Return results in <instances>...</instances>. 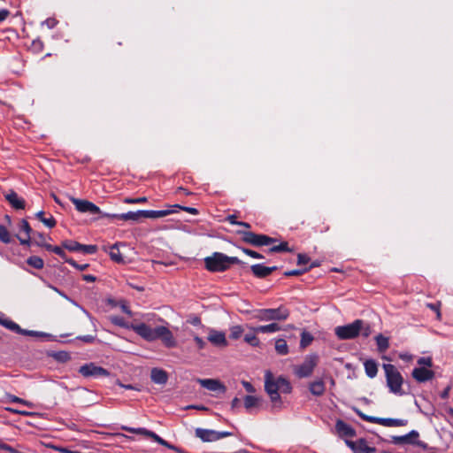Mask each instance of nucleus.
<instances>
[{"mask_svg":"<svg viewBox=\"0 0 453 453\" xmlns=\"http://www.w3.org/2000/svg\"><path fill=\"white\" fill-rule=\"evenodd\" d=\"M133 330L148 342L161 340L167 348H173L177 345L173 333L166 326H158L155 328H151L145 323H141L137 325V326H134Z\"/></svg>","mask_w":453,"mask_h":453,"instance_id":"f257e3e1","label":"nucleus"},{"mask_svg":"<svg viewBox=\"0 0 453 453\" xmlns=\"http://www.w3.org/2000/svg\"><path fill=\"white\" fill-rule=\"evenodd\" d=\"M205 268L210 272H224L230 265H242L238 257H227L219 252H214L211 257L204 258Z\"/></svg>","mask_w":453,"mask_h":453,"instance_id":"f03ea898","label":"nucleus"},{"mask_svg":"<svg viewBox=\"0 0 453 453\" xmlns=\"http://www.w3.org/2000/svg\"><path fill=\"white\" fill-rule=\"evenodd\" d=\"M383 369L389 391L397 395H403L405 394L402 388L403 378L400 372L391 364H384Z\"/></svg>","mask_w":453,"mask_h":453,"instance_id":"7ed1b4c3","label":"nucleus"},{"mask_svg":"<svg viewBox=\"0 0 453 453\" xmlns=\"http://www.w3.org/2000/svg\"><path fill=\"white\" fill-rule=\"evenodd\" d=\"M265 389L273 403V408L281 409L282 403L279 393L278 379L274 380L271 372H267L265 375Z\"/></svg>","mask_w":453,"mask_h":453,"instance_id":"20e7f679","label":"nucleus"},{"mask_svg":"<svg viewBox=\"0 0 453 453\" xmlns=\"http://www.w3.org/2000/svg\"><path fill=\"white\" fill-rule=\"evenodd\" d=\"M173 211L165 210V211H137L135 212L129 211L127 213L121 214L119 216L121 220H133L139 221L142 218H150L157 219L162 218L172 213Z\"/></svg>","mask_w":453,"mask_h":453,"instance_id":"39448f33","label":"nucleus"},{"mask_svg":"<svg viewBox=\"0 0 453 453\" xmlns=\"http://www.w3.org/2000/svg\"><path fill=\"white\" fill-rule=\"evenodd\" d=\"M289 316L288 309L280 306L277 309H262L257 311L255 316L258 320L268 321V320H285Z\"/></svg>","mask_w":453,"mask_h":453,"instance_id":"423d86ee","label":"nucleus"},{"mask_svg":"<svg viewBox=\"0 0 453 453\" xmlns=\"http://www.w3.org/2000/svg\"><path fill=\"white\" fill-rule=\"evenodd\" d=\"M319 363V356L316 354L309 355L300 365L294 367L295 373L299 378H306L311 375L314 368Z\"/></svg>","mask_w":453,"mask_h":453,"instance_id":"0eeeda50","label":"nucleus"},{"mask_svg":"<svg viewBox=\"0 0 453 453\" xmlns=\"http://www.w3.org/2000/svg\"><path fill=\"white\" fill-rule=\"evenodd\" d=\"M359 416L365 421L380 424L384 426H403L408 423L407 419L402 418H378L373 416H368L363 413H359Z\"/></svg>","mask_w":453,"mask_h":453,"instance_id":"6e6552de","label":"nucleus"},{"mask_svg":"<svg viewBox=\"0 0 453 453\" xmlns=\"http://www.w3.org/2000/svg\"><path fill=\"white\" fill-rule=\"evenodd\" d=\"M79 372L85 378L109 376L110 372L102 366L96 365L95 363H88L79 368Z\"/></svg>","mask_w":453,"mask_h":453,"instance_id":"1a4fd4ad","label":"nucleus"},{"mask_svg":"<svg viewBox=\"0 0 453 453\" xmlns=\"http://www.w3.org/2000/svg\"><path fill=\"white\" fill-rule=\"evenodd\" d=\"M195 434L196 436L200 438L203 441H214L232 435L230 432H217L203 428H196Z\"/></svg>","mask_w":453,"mask_h":453,"instance_id":"9d476101","label":"nucleus"},{"mask_svg":"<svg viewBox=\"0 0 453 453\" xmlns=\"http://www.w3.org/2000/svg\"><path fill=\"white\" fill-rule=\"evenodd\" d=\"M364 321L356 319L352 323L342 326V339H353L360 334Z\"/></svg>","mask_w":453,"mask_h":453,"instance_id":"9b49d317","label":"nucleus"},{"mask_svg":"<svg viewBox=\"0 0 453 453\" xmlns=\"http://www.w3.org/2000/svg\"><path fill=\"white\" fill-rule=\"evenodd\" d=\"M237 234L242 235V241L245 243L260 247L265 245V234H258L251 231H237Z\"/></svg>","mask_w":453,"mask_h":453,"instance_id":"f8f14e48","label":"nucleus"},{"mask_svg":"<svg viewBox=\"0 0 453 453\" xmlns=\"http://www.w3.org/2000/svg\"><path fill=\"white\" fill-rule=\"evenodd\" d=\"M345 443L354 453H374L376 451V448L368 446L363 438L357 441L346 439Z\"/></svg>","mask_w":453,"mask_h":453,"instance_id":"ddd939ff","label":"nucleus"},{"mask_svg":"<svg viewBox=\"0 0 453 453\" xmlns=\"http://www.w3.org/2000/svg\"><path fill=\"white\" fill-rule=\"evenodd\" d=\"M70 200L80 212H88L90 214L101 213L100 208L88 200L75 197H70Z\"/></svg>","mask_w":453,"mask_h":453,"instance_id":"4468645a","label":"nucleus"},{"mask_svg":"<svg viewBox=\"0 0 453 453\" xmlns=\"http://www.w3.org/2000/svg\"><path fill=\"white\" fill-rule=\"evenodd\" d=\"M196 381L199 383L203 388L210 391H221L225 393L226 391V386L217 379H196Z\"/></svg>","mask_w":453,"mask_h":453,"instance_id":"2eb2a0df","label":"nucleus"},{"mask_svg":"<svg viewBox=\"0 0 453 453\" xmlns=\"http://www.w3.org/2000/svg\"><path fill=\"white\" fill-rule=\"evenodd\" d=\"M412 377L419 383L431 380L434 377V372L426 367H416L412 370Z\"/></svg>","mask_w":453,"mask_h":453,"instance_id":"dca6fc26","label":"nucleus"},{"mask_svg":"<svg viewBox=\"0 0 453 453\" xmlns=\"http://www.w3.org/2000/svg\"><path fill=\"white\" fill-rule=\"evenodd\" d=\"M419 434L416 430H411L406 434L403 435H395L392 436V442L394 444H412L414 440L418 439Z\"/></svg>","mask_w":453,"mask_h":453,"instance_id":"f3484780","label":"nucleus"},{"mask_svg":"<svg viewBox=\"0 0 453 453\" xmlns=\"http://www.w3.org/2000/svg\"><path fill=\"white\" fill-rule=\"evenodd\" d=\"M277 269V266L267 267L260 264L253 265L250 266V270L254 276L259 279L266 278Z\"/></svg>","mask_w":453,"mask_h":453,"instance_id":"a211bd4d","label":"nucleus"},{"mask_svg":"<svg viewBox=\"0 0 453 453\" xmlns=\"http://www.w3.org/2000/svg\"><path fill=\"white\" fill-rule=\"evenodd\" d=\"M4 197L14 209H16V210L25 209V206H26L25 201L22 198H19L15 191L11 190L10 193H8L4 196Z\"/></svg>","mask_w":453,"mask_h":453,"instance_id":"6ab92c4d","label":"nucleus"},{"mask_svg":"<svg viewBox=\"0 0 453 453\" xmlns=\"http://www.w3.org/2000/svg\"><path fill=\"white\" fill-rule=\"evenodd\" d=\"M150 379L153 382L164 385L168 380V373L160 368H152L150 372Z\"/></svg>","mask_w":453,"mask_h":453,"instance_id":"aec40b11","label":"nucleus"},{"mask_svg":"<svg viewBox=\"0 0 453 453\" xmlns=\"http://www.w3.org/2000/svg\"><path fill=\"white\" fill-rule=\"evenodd\" d=\"M208 341L219 347H225L227 345L225 334L221 332L212 331L209 334Z\"/></svg>","mask_w":453,"mask_h":453,"instance_id":"412c9836","label":"nucleus"},{"mask_svg":"<svg viewBox=\"0 0 453 453\" xmlns=\"http://www.w3.org/2000/svg\"><path fill=\"white\" fill-rule=\"evenodd\" d=\"M250 329L254 333L267 334L279 331L280 329V326L277 323H272L266 326H251L250 327Z\"/></svg>","mask_w":453,"mask_h":453,"instance_id":"4be33fe9","label":"nucleus"},{"mask_svg":"<svg viewBox=\"0 0 453 453\" xmlns=\"http://www.w3.org/2000/svg\"><path fill=\"white\" fill-rule=\"evenodd\" d=\"M365 374L372 379L377 375L378 365L373 359H367L364 362Z\"/></svg>","mask_w":453,"mask_h":453,"instance_id":"5701e85b","label":"nucleus"},{"mask_svg":"<svg viewBox=\"0 0 453 453\" xmlns=\"http://www.w3.org/2000/svg\"><path fill=\"white\" fill-rule=\"evenodd\" d=\"M36 245L39 247L45 248L48 251L54 252L55 254L58 255L65 260V258H68L65 252L62 250V248H60L58 246H52L50 244H48V243L42 242H36Z\"/></svg>","mask_w":453,"mask_h":453,"instance_id":"b1692460","label":"nucleus"},{"mask_svg":"<svg viewBox=\"0 0 453 453\" xmlns=\"http://www.w3.org/2000/svg\"><path fill=\"white\" fill-rule=\"evenodd\" d=\"M377 349L380 352H385L389 348V339L381 334L375 336Z\"/></svg>","mask_w":453,"mask_h":453,"instance_id":"393cba45","label":"nucleus"},{"mask_svg":"<svg viewBox=\"0 0 453 453\" xmlns=\"http://www.w3.org/2000/svg\"><path fill=\"white\" fill-rule=\"evenodd\" d=\"M310 391L314 395H321L325 391V386L321 380L310 383Z\"/></svg>","mask_w":453,"mask_h":453,"instance_id":"a878e982","label":"nucleus"},{"mask_svg":"<svg viewBox=\"0 0 453 453\" xmlns=\"http://www.w3.org/2000/svg\"><path fill=\"white\" fill-rule=\"evenodd\" d=\"M35 217L42 222L45 226H47L50 228H52L56 226L57 221L53 218V216H50V218H45V212L41 211L35 214Z\"/></svg>","mask_w":453,"mask_h":453,"instance_id":"bb28decb","label":"nucleus"},{"mask_svg":"<svg viewBox=\"0 0 453 453\" xmlns=\"http://www.w3.org/2000/svg\"><path fill=\"white\" fill-rule=\"evenodd\" d=\"M278 388L279 393L280 392L283 394H289L292 390L289 381L281 376L278 378Z\"/></svg>","mask_w":453,"mask_h":453,"instance_id":"cd10ccee","label":"nucleus"},{"mask_svg":"<svg viewBox=\"0 0 453 453\" xmlns=\"http://www.w3.org/2000/svg\"><path fill=\"white\" fill-rule=\"evenodd\" d=\"M119 243H115L111 246L110 257L112 261L120 264L123 263L124 260L121 254L119 253Z\"/></svg>","mask_w":453,"mask_h":453,"instance_id":"c85d7f7f","label":"nucleus"},{"mask_svg":"<svg viewBox=\"0 0 453 453\" xmlns=\"http://www.w3.org/2000/svg\"><path fill=\"white\" fill-rule=\"evenodd\" d=\"M110 320L112 324L127 329L133 330L134 326H137V325L129 324L126 322L125 319L119 316H112L110 318Z\"/></svg>","mask_w":453,"mask_h":453,"instance_id":"c756f323","label":"nucleus"},{"mask_svg":"<svg viewBox=\"0 0 453 453\" xmlns=\"http://www.w3.org/2000/svg\"><path fill=\"white\" fill-rule=\"evenodd\" d=\"M27 264L35 269H42L44 266V261L38 256H31L27 259Z\"/></svg>","mask_w":453,"mask_h":453,"instance_id":"7c9ffc66","label":"nucleus"},{"mask_svg":"<svg viewBox=\"0 0 453 453\" xmlns=\"http://www.w3.org/2000/svg\"><path fill=\"white\" fill-rule=\"evenodd\" d=\"M294 250L288 247V243L287 242H282L279 245H275L271 247L268 250L269 253H279V252H293Z\"/></svg>","mask_w":453,"mask_h":453,"instance_id":"2f4dec72","label":"nucleus"},{"mask_svg":"<svg viewBox=\"0 0 453 453\" xmlns=\"http://www.w3.org/2000/svg\"><path fill=\"white\" fill-rule=\"evenodd\" d=\"M152 440L154 441L157 442L158 444L165 446L170 449H173L179 453H182V450L180 448H178L173 444H170L168 441H166L165 440H164L163 438L158 436L157 434H154V435L152 436Z\"/></svg>","mask_w":453,"mask_h":453,"instance_id":"473e14b6","label":"nucleus"},{"mask_svg":"<svg viewBox=\"0 0 453 453\" xmlns=\"http://www.w3.org/2000/svg\"><path fill=\"white\" fill-rule=\"evenodd\" d=\"M122 429L125 431L133 433V434H142V435H145L151 439L155 434L154 432L147 430L145 428H131V427H127V426H122Z\"/></svg>","mask_w":453,"mask_h":453,"instance_id":"72a5a7b5","label":"nucleus"},{"mask_svg":"<svg viewBox=\"0 0 453 453\" xmlns=\"http://www.w3.org/2000/svg\"><path fill=\"white\" fill-rule=\"evenodd\" d=\"M0 325L5 326L6 328L13 332H16L17 334L18 332H21V327L18 324L10 319H3L0 317Z\"/></svg>","mask_w":453,"mask_h":453,"instance_id":"f704fd0d","label":"nucleus"},{"mask_svg":"<svg viewBox=\"0 0 453 453\" xmlns=\"http://www.w3.org/2000/svg\"><path fill=\"white\" fill-rule=\"evenodd\" d=\"M275 350L280 355H287L288 353V347L284 339H278L275 342Z\"/></svg>","mask_w":453,"mask_h":453,"instance_id":"c9c22d12","label":"nucleus"},{"mask_svg":"<svg viewBox=\"0 0 453 453\" xmlns=\"http://www.w3.org/2000/svg\"><path fill=\"white\" fill-rule=\"evenodd\" d=\"M313 339V336L310 333L303 331L301 334L300 348H307L312 342Z\"/></svg>","mask_w":453,"mask_h":453,"instance_id":"e433bc0d","label":"nucleus"},{"mask_svg":"<svg viewBox=\"0 0 453 453\" xmlns=\"http://www.w3.org/2000/svg\"><path fill=\"white\" fill-rule=\"evenodd\" d=\"M261 399L257 397V396H253V395H246L244 397V406L246 409H250L252 407H256L259 404Z\"/></svg>","mask_w":453,"mask_h":453,"instance_id":"4c0bfd02","label":"nucleus"},{"mask_svg":"<svg viewBox=\"0 0 453 453\" xmlns=\"http://www.w3.org/2000/svg\"><path fill=\"white\" fill-rule=\"evenodd\" d=\"M0 241L6 244L12 242L11 234L8 229L3 225H0Z\"/></svg>","mask_w":453,"mask_h":453,"instance_id":"58836bf2","label":"nucleus"},{"mask_svg":"<svg viewBox=\"0 0 453 453\" xmlns=\"http://www.w3.org/2000/svg\"><path fill=\"white\" fill-rule=\"evenodd\" d=\"M80 245L81 243L75 241H64L62 242V247L69 251H80Z\"/></svg>","mask_w":453,"mask_h":453,"instance_id":"ea45409f","label":"nucleus"},{"mask_svg":"<svg viewBox=\"0 0 453 453\" xmlns=\"http://www.w3.org/2000/svg\"><path fill=\"white\" fill-rule=\"evenodd\" d=\"M56 360L65 363L71 359L70 354L66 351H58L51 355Z\"/></svg>","mask_w":453,"mask_h":453,"instance_id":"a19ab883","label":"nucleus"},{"mask_svg":"<svg viewBox=\"0 0 453 453\" xmlns=\"http://www.w3.org/2000/svg\"><path fill=\"white\" fill-rule=\"evenodd\" d=\"M257 333H254L252 331L251 334H247L244 337V341L249 343L251 346H258L259 345V339L256 336Z\"/></svg>","mask_w":453,"mask_h":453,"instance_id":"79ce46f5","label":"nucleus"},{"mask_svg":"<svg viewBox=\"0 0 453 453\" xmlns=\"http://www.w3.org/2000/svg\"><path fill=\"white\" fill-rule=\"evenodd\" d=\"M19 229L25 232L26 235H31L34 234L33 229L31 228L29 223L27 219H21L19 222Z\"/></svg>","mask_w":453,"mask_h":453,"instance_id":"37998d69","label":"nucleus"},{"mask_svg":"<svg viewBox=\"0 0 453 453\" xmlns=\"http://www.w3.org/2000/svg\"><path fill=\"white\" fill-rule=\"evenodd\" d=\"M355 430L348 424L342 421V435L353 436Z\"/></svg>","mask_w":453,"mask_h":453,"instance_id":"c03bdc74","label":"nucleus"},{"mask_svg":"<svg viewBox=\"0 0 453 453\" xmlns=\"http://www.w3.org/2000/svg\"><path fill=\"white\" fill-rule=\"evenodd\" d=\"M243 329L241 326H233L230 332V338L236 340L241 337Z\"/></svg>","mask_w":453,"mask_h":453,"instance_id":"a18cd8bd","label":"nucleus"},{"mask_svg":"<svg viewBox=\"0 0 453 453\" xmlns=\"http://www.w3.org/2000/svg\"><path fill=\"white\" fill-rule=\"evenodd\" d=\"M80 251H82V252L88 253V254H94L97 251V247L96 245L81 244Z\"/></svg>","mask_w":453,"mask_h":453,"instance_id":"49530a36","label":"nucleus"},{"mask_svg":"<svg viewBox=\"0 0 453 453\" xmlns=\"http://www.w3.org/2000/svg\"><path fill=\"white\" fill-rule=\"evenodd\" d=\"M65 262L81 272L87 270L89 266L88 264L79 265L73 258H65Z\"/></svg>","mask_w":453,"mask_h":453,"instance_id":"de8ad7c7","label":"nucleus"},{"mask_svg":"<svg viewBox=\"0 0 453 453\" xmlns=\"http://www.w3.org/2000/svg\"><path fill=\"white\" fill-rule=\"evenodd\" d=\"M418 364L422 367H431L433 365V360L430 357H421L418 359Z\"/></svg>","mask_w":453,"mask_h":453,"instance_id":"09e8293b","label":"nucleus"},{"mask_svg":"<svg viewBox=\"0 0 453 453\" xmlns=\"http://www.w3.org/2000/svg\"><path fill=\"white\" fill-rule=\"evenodd\" d=\"M309 269L310 268L287 271V272L284 273V275L287 276V277H289V276H300V275L303 274L304 273L308 272Z\"/></svg>","mask_w":453,"mask_h":453,"instance_id":"8fccbe9b","label":"nucleus"},{"mask_svg":"<svg viewBox=\"0 0 453 453\" xmlns=\"http://www.w3.org/2000/svg\"><path fill=\"white\" fill-rule=\"evenodd\" d=\"M242 250L247 254L248 256L253 257V258H264L263 255H261L260 253L255 251V250H250V249H247V248H242Z\"/></svg>","mask_w":453,"mask_h":453,"instance_id":"3c124183","label":"nucleus"},{"mask_svg":"<svg viewBox=\"0 0 453 453\" xmlns=\"http://www.w3.org/2000/svg\"><path fill=\"white\" fill-rule=\"evenodd\" d=\"M146 202H147V197H145V196L138 197V198L127 197L124 199L125 203H146Z\"/></svg>","mask_w":453,"mask_h":453,"instance_id":"603ef678","label":"nucleus"},{"mask_svg":"<svg viewBox=\"0 0 453 453\" xmlns=\"http://www.w3.org/2000/svg\"><path fill=\"white\" fill-rule=\"evenodd\" d=\"M426 306L433 311L436 312L437 319H441L440 303H427Z\"/></svg>","mask_w":453,"mask_h":453,"instance_id":"864d4df0","label":"nucleus"},{"mask_svg":"<svg viewBox=\"0 0 453 453\" xmlns=\"http://www.w3.org/2000/svg\"><path fill=\"white\" fill-rule=\"evenodd\" d=\"M310 257L305 254L300 253L297 255V265H306L310 262Z\"/></svg>","mask_w":453,"mask_h":453,"instance_id":"5fc2aeb1","label":"nucleus"},{"mask_svg":"<svg viewBox=\"0 0 453 453\" xmlns=\"http://www.w3.org/2000/svg\"><path fill=\"white\" fill-rule=\"evenodd\" d=\"M372 333L371 326L368 324H363L362 325V330L360 331V334L363 337L366 338L368 337Z\"/></svg>","mask_w":453,"mask_h":453,"instance_id":"6e6d98bb","label":"nucleus"},{"mask_svg":"<svg viewBox=\"0 0 453 453\" xmlns=\"http://www.w3.org/2000/svg\"><path fill=\"white\" fill-rule=\"evenodd\" d=\"M16 237L19 239L21 245L29 246L33 242L31 235H26V238H22L19 234H16Z\"/></svg>","mask_w":453,"mask_h":453,"instance_id":"4d7b16f0","label":"nucleus"},{"mask_svg":"<svg viewBox=\"0 0 453 453\" xmlns=\"http://www.w3.org/2000/svg\"><path fill=\"white\" fill-rule=\"evenodd\" d=\"M173 207L179 208V209H180L184 211L189 212L191 214H195V215L198 214V211L196 208L181 206L180 204H175V205H173Z\"/></svg>","mask_w":453,"mask_h":453,"instance_id":"13d9d810","label":"nucleus"},{"mask_svg":"<svg viewBox=\"0 0 453 453\" xmlns=\"http://www.w3.org/2000/svg\"><path fill=\"white\" fill-rule=\"evenodd\" d=\"M0 449H4V450H7L11 453H21V452L18 451L17 449H13L12 447H11L10 445L3 442L2 441H0Z\"/></svg>","mask_w":453,"mask_h":453,"instance_id":"bf43d9fd","label":"nucleus"},{"mask_svg":"<svg viewBox=\"0 0 453 453\" xmlns=\"http://www.w3.org/2000/svg\"><path fill=\"white\" fill-rule=\"evenodd\" d=\"M120 308L122 310V311L126 314H127L128 316H132L133 313L131 311V310L129 309V307L127 305V303L126 301H120Z\"/></svg>","mask_w":453,"mask_h":453,"instance_id":"052dcab7","label":"nucleus"},{"mask_svg":"<svg viewBox=\"0 0 453 453\" xmlns=\"http://www.w3.org/2000/svg\"><path fill=\"white\" fill-rule=\"evenodd\" d=\"M242 386L249 393H254L256 391L255 388L252 386V384L249 381L242 380Z\"/></svg>","mask_w":453,"mask_h":453,"instance_id":"680f3d73","label":"nucleus"},{"mask_svg":"<svg viewBox=\"0 0 453 453\" xmlns=\"http://www.w3.org/2000/svg\"><path fill=\"white\" fill-rule=\"evenodd\" d=\"M194 341L196 342L199 349H202L206 345V342L200 337L195 336Z\"/></svg>","mask_w":453,"mask_h":453,"instance_id":"e2e57ef3","label":"nucleus"},{"mask_svg":"<svg viewBox=\"0 0 453 453\" xmlns=\"http://www.w3.org/2000/svg\"><path fill=\"white\" fill-rule=\"evenodd\" d=\"M34 242L36 244V242H45V237L43 235V234L42 233H34Z\"/></svg>","mask_w":453,"mask_h":453,"instance_id":"0e129e2a","label":"nucleus"},{"mask_svg":"<svg viewBox=\"0 0 453 453\" xmlns=\"http://www.w3.org/2000/svg\"><path fill=\"white\" fill-rule=\"evenodd\" d=\"M78 339H80L81 341H82L84 342L91 343L95 341V336L85 335V336H80V337H78Z\"/></svg>","mask_w":453,"mask_h":453,"instance_id":"69168bd1","label":"nucleus"},{"mask_svg":"<svg viewBox=\"0 0 453 453\" xmlns=\"http://www.w3.org/2000/svg\"><path fill=\"white\" fill-rule=\"evenodd\" d=\"M413 445H417V446L422 448L423 449H430L428 447L427 443H426V442H424L422 441H418V439L414 440Z\"/></svg>","mask_w":453,"mask_h":453,"instance_id":"338daca9","label":"nucleus"},{"mask_svg":"<svg viewBox=\"0 0 453 453\" xmlns=\"http://www.w3.org/2000/svg\"><path fill=\"white\" fill-rule=\"evenodd\" d=\"M188 322L194 326H198L201 324V319L197 316H194L188 319Z\"/></svg>","mask_w":453,"mask_h":453,"instance_id":"774afa93","label":"nucleus"}]
</instances>
